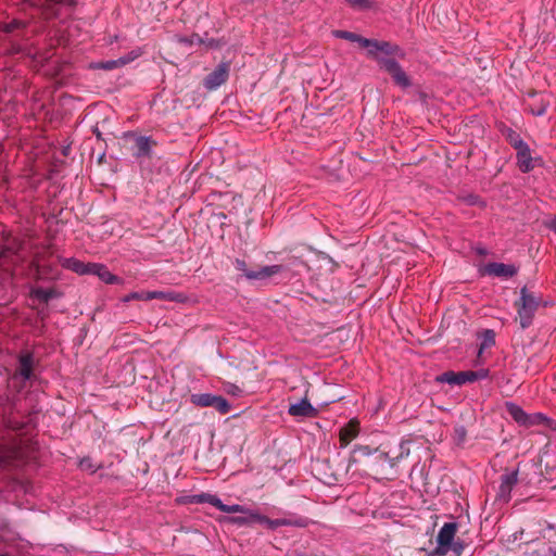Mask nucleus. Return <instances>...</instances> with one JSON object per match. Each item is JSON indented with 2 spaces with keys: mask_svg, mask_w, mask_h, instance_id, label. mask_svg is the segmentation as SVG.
Masks as SVG:
<instances>
[{
  "mask_svg": "<svg viewBox=\"0 0 556 556\" xmlns=\"http://www.w3.org/2000/svg\"><path fill=\"white\" fill-rule=\"evenodd\" d=\"M22 243L17 239L7 240L0 244V283L11 285L14 276V268L18 264V252Z\"/></svg>",
  "mask_w": 556,
  "mask_h": 556,
  "instance_id": "nucleus-1",
  "label": "nucleus"
},
{
  "mask_svg": "<svg viewBox=\"0 0 556 556\" xmlns=\"http://www.w3.org/2000/svg\"><path fill=\"white\" fill-rule=\"evenodd\" d=\"M542 298L535 292L530 291L527 287L521 288L520 298L515 302L518 319L522 329L528 328L533 320Z\"/></svg>",
  "mask_w": 556,
  "mask_h": 556,
  "instance_id": "nucleus-2",
  "label": "nucleus"
},
{
  "mask_svg": "<svg viewBox=\"0 0 556 556\" xmlns=\"http://www.w3.org/2000/svg\"><path fill=\"white\" fill-rule=\"evenodd\" d=\"M232 265L235 269L242 273V276L248 280H266L279 274L283 268L281 265H269L250 269L245 261L241 258H236Z\"/></svg>",
  "mask_w": 556,
  "mask_h": 556,
  "instance_id": "nucleus-3",
  "label": "nucleus"
},
{
  "mask_svg": "<svg viewBox=\"0 0 556 556\" xmlns=\"http://www.w3.org/2000/svg\"><path fill=\"white\" fill-rule=\"evenodd\" d=\"M380 68L384 70L392 77L394 84L401 88L405 89L412 86L410 78L393 58H390L389 60H381Z\"/></svg>",
  "mask_w": 556,
  "mask_h": 556,
  "instance_id": "nucleus-4",
  "label": "nucleus"
},
{
  "mask_svg": "<svg viewBox=\"0 0 556 556\" xmlns=\"http://www.w3.org/2000/svg\"><path fill=\"white\" fill-rule=\"evenodd\" d=\"M457 531V523L455 522H446L440 529L437 535V554L438 555H446L452 547V543L454 542V538Z\"/></svg>",
  "mask_w": 556,
  "mask_h": 556,
  "instance_id": "nucleus-5",
  "label": "nucleus"
},
{
  "mask_svg": "<svg viewBox=\"0 0 556 556\" xmlns=\"http://www.w3.org/2000/svg\"><path fill=\"white\" fill-rule=\"evenodd\" d=\"M230 62H222L204 78L203 85L207 90H215L228 80Z\"/></svg>",
  "mask_w": 556,
  "mask_h": 556,
  "instance_id": "nucleus-6",
  "label": "nucleus"
},
{
  "mask_svg": "<svg viewBox=\"0 0 556 556\" xmlns=\"http://www.w3.org/2000/svg\"><path fill=\"white\" fill-rule=\"evenodd\" d=\"M134 138L132 156L136 159L151 157L152 149L156 147V141L152 137L128 135Z\"/></svg>",
  "mask_w": 556,
  "mask_h": 556,
  "instance_id": "nucleus-7",
  "label": "nucleus"
},
{
  "mask_svg": "<svg viewBox=\"0 0 556 556\" xmlns=\"http://www.w3.org/2000/svg\"><path fill=\"white\" fill-rule=\"evenodd\" d=\"M36 361L31 352H22L18 356V365L15 370L14 377H21L24 381L31 380L34 375Z\"/></svg>",
  "mask_w": 556,
  "mask_h": 556,
  "instance_id": "nucleus-8",
  "label": "nucleus"
},
{
  "mask_svg": "<svg viewBox=\"0 0 556 556\" xmlns=\"http://www.w3.org/2000/svg\"><path fill=\"white\" fill-rule=\"evenodd\" d=\"M518 482V471H509L505 472L501 476V484L498 486V492L496 495V500L503 503H507L510 500V493L514 486Z\"/></svg>",
  "mask_w": 556,
  "mask_h": 556,
  "instance_id": "nucleus-9",
  "label": "nucleus"
},
{
  "mask_svg": "<svg viewBox=\"0 0 556 556\" xmlns=\"http://www.w3.org/2000/svg\"><path fill=\"white\" fill-rule=\"evenodd\" d=\"M517 271L518 268L515 265L496 262L489 263L484 267V274L502 278H510L515 276Z\"/></svg>",
  "mask_w": 556,
  "mask_h": 556,
  "instance_id": "nucleus-10",
  "label": "nucleus"
},
{
  "mask_svg": "<svg viewBox=\"0 0 556 556\" xmlns=\"http://www.w3.org/2000/svg\"><path fill=\"white\" fill-rule=\"evenodd\" d=\"M437 380L443 383L463 386L465 383L472 382L471 370L458 372L448 370L440 375Z\"/></svg>",
  "mask_w": 556,
  "mask_h": 556,
  "instance_id": "nucleus-11",
  "label": "nucleus"
},
{
  "mask_svg": "<svg viewBox=\"0 0 556 556\" xmlns=\"http://www.w3.org/2000/svg\"><path fill=\"white\" fill-rule=\"evenodd\" d=\"M359 432V422L357 419H351L339 431L341 447H346Z\"/></svg>",
  "mask_w": 556,
  "mask_h": 556,
  "instance_id": "nucleus-12",
  "label": "nucleus"
},
{
  "mask_svg": "<svg viewBox=\"0 0 556 556\" xmlns=\"http://www.w3.org/2000/svg\"><path fill=\"white\" fill-rule=\"evenodd\" d=\"M288 413L293 417H315L317 415L316 408L306 399L290 404Z\"/></svg>",
  "mask_w": 556,
  "mask_h": 556,
  "instance_id": "nucleus-13",
  "label": "nucleus"
},
{
  "mask_svg": "<svg viewBox=\"0 0 556 556\" xmlns=\"http://www.w3.org/2000/svg\"><path fill=\"white\" fill-rule=\"evenodd\" d=\"M517 162L518 167L522 173H529L534 168V160L531 156V150L526 143L525 146H521V148L517 149Z\"/></svg>",
  "mask_w": 556,
  "mask_h": 556,
  "instance_id": "nucleus-14",
  "label": "nucleus"
},
{
  "mask_svg": "<svg viewBox=\"0 0 556 556\" xmlns=\"http://www.w3.org/2000/svg\"><path fill=\"white\" fill-rule=\"evenodd\" d=\"M263 525H265L268 529L275 530L279 527L283 526H295V527H305L307 525L306 520L303 518L291 519V518H279V519H269L265 516V520H263Z\"/></svg>",
  "mask_w": 556,
  "mask_h": 556,
  "instance_id": "nucleus-15",
  "label": "nucleus"
},
{
  "mask_svg": "<svg viewBox=\"0 0 556 556\" xmlns=\"http://www.w3.org/2000/svg\"><path fill=\"white\" fill-rule=\"evenodd\" d=\"M62 294L55 288L43 289L33 288L30 290V298L36 299L45 304H48L50 300L60 298Z\"/></svg>",
  "mask_w": 556,
  "mask_h": 556,
  "instance_id": "nucleus-16",
  "label": "nucleus"
},
{
  "mask_svg": "<svg viewBox=\"0 0 556 556\" xmlns=\"http://www.w3.org/2000/svg\"><path fill=\"white\" fill-rule=\"evenodd\" d=\"M184 503H188V504L208 503L212 506L218 508V506L220 505V500L216 495H213L210 493H201V494L186 496L184 498Z\"/></svg>",
  "mask_w": 556,
  "mask_h": 556,
  "instance_id": "nucleus-17",
  "label": "nucleus"
},
{
  "mask_svg": "<svg viewBox=\"0 0 556 556\" xmlns=\"http://www.w3.org/2000/svg\"><path fill=\"white\" fill-rule=\"evenodd\" d=\"M366 43L368 45V42ZM369 45L375 46L376 49H380V53H383L386 55L384 58H390L393 55L404 56L402 49L397 45H394L390 41L378 40V42H369Z\"/></svg>",
  "mask_w": 556,
  "mask_h": 556,
  "instance_id": "nucleus-18",
  "label": "nucleus"
},
{
  "mask_svg": "<svg viewBox=\"0 0 556 556\" xmlns=\"http://www.w3.org/2000/svg\"><path fill=\"white\" fill-rule=\"evenodd\" d=\"M92 274L97 275L102 281L106 283H117L119 278L113 275L104 265L92 263L90 266Z\"/></svg>",
  "mask_w": 556,
  "mask_h": 556,
  "instance_id": "nucleus-19",
  "label": "nucleus"
},
{
  "mask_svg": "<svg viewBox=\"0 0 556 556\" xmlns=\"http://www.w3.org/2000/svg\"><path fill=\"white\" fill-rule=\"evenodd\" d=\"M375 460L376 463L384 469L386 466L389 468H394L399 460L403 457V453H400L399 455L392 457L389 455V453L380 452L378 450H375Z\"/></svg>",
  "mask_w": 556,
  "mask_h": 556,
  "instance_id": "nucleus-20",
  "label": "nucleus"
},
{
  "mask_svg": "<svg viewBox=\"0 0 556 556\" xmlns=\"http://www.w3.org/2000/svg\"><path fill=\"white\" fill-rule=\"evenodd\" d=\"M366 42H378V40L368 39V38L364 37V39L362 40V43H361V48L366 49L367 58L375 60L378 63L379 66H380V61L381 60H389L390 59V58L380 56L379 55L380 49H376L375 46H371L369 43L367 45Z\"/></svg>",
  "mask_w": 556,
  "mask_h": 556,
  "instance_id": "nucleus-21",
  "label": "nucleus"
},
{
  "mask_svg": "<svg viewBox=\"0 0 556 556\" xmlns=\"http://www.w3.org/2000/svg\"><path fill=\"white\" fill-rule=\"evenodd\" d=\"M374 452L375 451H372L368 445H356L352 451V454L349 459V465L345 471L349 470L352 464L357 463L359 460V457H368L375 454Z\"/></svg>",
  "mask_w": 556,
  "mask_h": 556,
  "instance_id": "nucleus-22",
  "label": "nucleus"
},
{
  "mask_svg": "<svg viewBox=\"0 0 556 556\" xmlns=\"http://www.w3.org/2000/svg\"><path fill=\"white\" fill-rule=\"evenodd\" d=\"M507 412L510 417L519 425L527 426L528 414L516 404H507Z\"/></svg>",
  "mask_w": 556,
  "mask_h": 556,
  "instance_id": "nucleus-23",
  "label": "nucleus"
},
{
  "mask_svg": "<svg viewBox=\"0 0 556 556\" xmlns=\"http://www.w3.org/2000/svg\"><path fill=\"white\" fill-rule=\"evenodd\" d=\"M135 58L136 56H127V58H119L117 60L104 61V62L98 63L94 67L104 70V71H112V70H115L117 67L128 64Z\"/></svg>",
  "mask_w": 556,
  "mask_h": 556,
  "instance_id": "nucleus-24",
  "label": "nucleus"
},
{
  "mask_svg": "<svg viewBox=\"0 0 556 556\" xmlns=\"http://www.w3.org/2000/svg\"><path fill=\"white\" fill-rule=\"evenodd\" d=\"M556 546L551 543H540L527 552L526 556H554Z\"/></svg>",
  "mask_w": 556,
  "mask_h": 556,
  "instance_id": "nucleus-25",
  "label": "nucleus"
},
{
  "mask_svg": "<svg viewBox=\"0 0 556 556\" xmlns=\"http://www.w3.org/2000/svg\"><path fill=\"white\" fill-rule=\"evenodd\" d=\"M549 105V101L544 97H540L539 99H534L533 103L528 104L529 111L535 116H543L547 108Z\"/></svg>",
  "mask_w": 556,
  "mask_h": 556,
  "instance_id": "nucleus-26",
  "label": "nucleus"
},
{
  "mask_svg": "<svg viewBox=\"0 0 556 556\" xmlns=\"http://www.w3.org/2000/svg\"><path fill=\"white\" fill-rule=\"evenodd\" d=\"M214 396L215 395L210 394V393L192 394L191 403L194 405L201 406V407H212Z\"/></svg>",
  "mask_w": 556,
  "mask_h": 556,
  "instance_id": "nucleus-27",
  "label": "nucleus"
},
{
  "mask_svg": "<svg viewBox=\"0 0 556 556\" xmlns=\"http://www.w3.org/2000/svg\"><path fill=\"white\" fill-rule=\"evenodd\" d=\"M332 35L337 38L345 39L351 42H356V43H358L359 47H361L362 40L364 39V37H362L361 35H357L355 33L348 31V30L337 29V30L332 31Z\"/></svg>",
  "mask_w": 556,
  "mask_h": 556,
  "instance_id": "nucleus-28",
  "label": "nucleus"
},
{
  "mask_svg": "<svg viewBox=\"0 0 556 556\" xmlns=\"http://www.w3.org/2000/svg\"><path fill=\"white\" fill-rule=\"evenodd\" d=\"M91 264H84L75 258H68L66 260V266L67 268L72 269L73 271L77 274H86L90 273V266Z\"/></svg>",
  "mask_w": 556,
  "mask_h": 556,
  "instance_id": "nucleus-29",
  "label": "nucleus"
},
{
  "mask_svg": "<svg viewBox=\"0 0 556 556\" xmlns=\"http://www.w3.org/2000/svg\"><path fill=\"white\" fill-rule=\"evenodd\" d=\"M495 344V332L491 329H486L482 332V341L479 349V354L482 353L484 349H489Z\"/></svg>",
  "mask_w": 556,
  "mask_h": 556,
  "instance_id": "nucleus-30",
  "label": "nucleus"
},
{
  "mask_svg": "<svg viewBox=\"0 0 556 556\" xmlns=\"http://www.w3.org/2000/svg\"><path fill=\"white\" fill-rule=\"evenodd\" d=\"M506 139L507 141L509 142V144L515 149H519L521 148V146H525L526 142L521 139V137L519 136V134H517L515 130L513 129H508L507 132H506Z\"/></svg>",
  "mask_w": 556,
  "mask_h": 556,
  "instance_id": "nucleus-31",
  "label": "nucleus"
},
{
  "mask_svg": "<svg viewBox=\"0 0 556 556\" xmlns=\"http://www.w3.org/2000/svg\"><path fill=\"white\" fill-rule=\"evenodd\" d=\"M212 407L216 408L222 414H226L230 409L228 401L219 395L214 396Z\"/></svg>",
  "mask_w": 556,
  "mask_h": 556,
  "instance_id": "nucleus-32",
  "label": "nucleus"
},
{
  "mask_svg": "<svg viewBox=\"0 0 556 556\" xmlns=\"http://www.w3.org/2000/svg\"><path fill=\"white\" fill-rule=\"evenodd\" d=\"M217 509H219L220 511H224V513H228V514H235V513L244 514V513H248V508L245 506L238 505V504L226 505L222 501H220V505L218 506Z\"/></svg>",
  "mask_w": 556,
  "mask_h": 556,
  "instance_id": "nucleus-33",
  "label": "nucleus"
},
{
  "mask_svg": "<svg viewBox=\"0 0 556 556\" xmlns=\"http://www.w3.org/2000/svg\"><path fill=\"white\" fill-rule=\"evenodd\" d=\"M453 439L456 444H458V445L464 444L467 439L466 428L462 425H456L454 427Z\"/></svg>",
  "mask_w": 556,
  "mask_h": 556,
  "instance_id": "nucleus-34",
  "label": "nucleus"
},
{
  "mask_svg": "<svg viewBox=\"0 0 556 556\" xmlns=\"http://www.w3.org/2000/svg\"><path fill=\"white\" fill-rule=\"evenodd\" d=\"M351 8L355 10H367L372 7V2L370 0H344Z\"/></svg>",
  "mask_w": 556,
  "mask_h": 556,
  "instance_id": "nucleus-35",
  "label": "nucleus"
},
{
  "mask_svg": "<svg viewBox=\"0 0 556 556\" xmlns=\"http://www.w3.org/2000/svg\"><path fill=\"white\" fill-rule=\"evenodd\" d=\"M149 291H141V292H131L127 295H125L122 301L127 303L132 300L137 301H150V298H148Z\"/></svg>",
  "mask_w": 556,
  "mask_h": 556,
  "instance_id": "nucleus-36",
  "label": "nucleus"
},
{
  "mask_svg": "<svg viewBox=\"0 0 556 556\" xmlns=\"http://www.w3.org/2000/svg\"><path fill=\"white\" fill-rule=\"evenodd\" d=\"M11 458L12 451L4 446H0V467L8 466L11 463Z\"/></svg>",
  "mask_w": 556,
  "mask_h": 556,
  "instance_id": "nucleus-37",
  "label": "nucleus"
},
{
  "mask_svg": "<svg viewBox=\"0 0 556 556\" xmlns=\"http://www.w3.org/2000/svg\"><path fill=\"white\" fill-rule=\"evenodd\" d=\"M243 515H247L248 526H250L254 522L263 523V520H265L264 515H261V514H258L254 510H251L249 508H248V513H244Z\"/></svg>",
  "mask_w": 556,
  "mask_h": 556,
  "instance_id": "nucleus-38",
  "label": "nucleus"
},
{
  "mask_svg": "<svg viewBox=\"0 0 556 556\" xmlns=\"http://www.w3.org/2000/svg\"><path fill=\"white\" fill-rule=\"evenodd\" d=\"M148 298H150V300H154V299L165 300V301L174 300V296L172 293L163 292V291H149Z\"/></svg>",
  "mask_w": 556,
  "mask_h": 556,
  "instance_id": "nucleus-39",
  "label": "nucleus"
},
{
  "mask_svg": "<svg viewBox=\"0 0 556 556\" xmlns=\"http://www.w3.org/2000/svg\"><path fill=\"white\" fill-rule=\"evenodd\" d=\"M529 420H527V426L540 425L547 420V418L542 414H528Z\"/></svg>",
  "mask_w": 556,
  "mask_h": 556,
  "instance_id": "nucleus-40",
  "label": "nucleus"
},
{
  "mask_svg": "<svg viewBox=\"0 0 556 556\" xmlns=\"http://www.w3.org/2000/svg\"><path fill=\"white\" fill-rule=\"evenodd\" d=\"M78 0H45L47 8H52L55 4H63L74 7Z\"/></svg>",
  "mask_w": 556,
  "mask_h": 556,
  "instance_id": "nucleus-41",
  "label": "nucleus"
},
{
  "mask_svg": "<svg viewBox=\"0 0 556 556\" xmlns=\"http://www.w3.org/2000/svg\"><path fill=\"white\" fill-rule=\"evenodd\" d=\"M489 374H490L489 369H484V368L475 370V371L471 370L472 382L488 378Z\"/></svg>",
  "mask_w": 556,
  "mask_h": 556,
  "instance_id": "nucleus-42",
  "label": "nucleus"
},
{
  "mask_svg": "<svg viewBox=\"0 0 556 556\" xmlns=\"http://www.w3.org/2000/svg\"><path fill=\"white\" fill-rule=\"evenodd\" d=\"M227 521L232 523V525H237L239 527L248 526L247 515L229 517V518H227Z\"/></svg>",
  "mask_w": 556,
  "mask_h": 556,
  "instance_id": "nucleus-43",
  "label": "nucleus"
},
{
  "mask_svg": "<svg viewBox=\"0 0 556 556\" xmlns=\"http://www.w3.org/2000/svg\"><path fill=\"white\" fill-rule=\"evenodd\" d=\"M24 24L20 21H12L4 26V31L12 33L14 29L23 27Z\"/></svg>",
  "mask_w": 556,
  "mask_h": 556,
  "instance_id": "nucleus-44",
  "label": "nucleus"
},
{
  "mask_svg": "<svg viewBox=\"0 0 556 556\" xmlns=\"http://www.w3.org/2000/svg\"><path fill=\"white\" fill-rule=\"evenodd\" d=\"M340 478H341V473L338 472V471H332L330 472L326 479H325V482L328 483V484H332L334 482H338L340 481Z\"/></svg>",
  "mask_w": 556,
  "mask_h": 556,
  "instance_id": "nucleus-45",
  "label": "nucleus"
},
{
  "mask_svg": "<svg viewBox=\"0 0 556 556\" xmlns=\"http://www.w3.org/2000/svg\"><path fill=\"white\" fill-rule=\"evenodd\" d=\"M184 41L188 42L189 45H202V43H204V39L200 35H198V34L191 35L190 38L185 39Z\"/></svg>",
  "mask_w": 556,
  "mask_h": 556,
  "instance_id": "nucleus-46",
  "label": "nucleus"
},
{
  "mask_svg": "<svg viewBox=\"0 0 556 556\" xmlns=\"http://www.w3.org/2000/svg\"><path fill=\"white\" fill-rule=\"evenodd\" d=\"M451 551H453L457 555H460L463 551V544L459 542H453Z\"/></svg>",
  "mask_w": 556,
  "mask_h": 556,
  "instance_id": "nucleus-47",
  "label": "nucleus"
},
{
  "mask_svg": "<svg viewBox=\"0 0 556 556\" xmlns=\"http://www.w3.org/2000/svg\"><path fill=\"white\" fill-rule=\"evenodd\" d=\"M227 392H228V393H231V394H233V395H238V394H240V393H241V389H240L239 387H237V386L230 384V386L228 387V389H227Z\"/></svg>",
  "mask_w": 556,
  "mask_h": 556,
  "instance_id": "nucleus-48",
  "label": "nucleus"
},
{
  "mask_svg": "<svg viewBox=\"0 0 556 556\" xmlns=\"http://www.w3.org/2000/svg\"><path fill=\"white\" fill-rule=\"evenodd\" d=\"M206 47H210V48H213V47H217V41L213 38H208L206 40H204V43Z\"/></svg>",
  "mask_w": 556,
  "mask_h": 556,
  "instance_id": "nucleus-49",
  "label": "nucleus"
},
{
  "mask_svg": "<svg viewBox=\"0 0 556 556\" xmlns=\"http://www.w3.org/2000/svg\"><path fill=\"white\" fill-rule=\"evenodd\" d=\"M549 229L553 230L556 233V220L551 223Z\"/></svg>",
  "mask_w": 556,
  "mask_h": 556,
  "instance_id": "nucleus-50",
  "label": "nucleus"
},
{
  "mask_svg": "<svg viewBox=\"0 0 556 556\" xmlns=\"http://www.w3.org/2000/svg\"><path fill=\"white\" fill-rule=\"evenodd\" d=\"M93 134L96 135V137H97L98 139H100V138H101V132H100V130H99L98 128H96V129L93 130Z\"/></svg>",
  "mask_w": 556,
  "mask_h": 556,
  "instance_id": "nucleus-51",
  "label": "nucleus"
},
{
  "mask_svg": "<svg viewBox=\"0 0 556 556\" xmlns=\"http://www.w3.org/2000/svg\"><path fill=\"white\" fill-rule=\"evenodd\" d=\"M538 96H539V93L536 91L529 92V97H531V98H536Z\"/></svg>",
  "mask_w": 556,
  "mask_h": 556,
  "instance_id": "nucleus-52",
  "label": "nucleus"
},
{
  "mask_svg": "<svg viewBox=\"0 0 556 556\" xmlns=\"http://www.w3.org/2000/svg\"><path fill=\"white\" fill-rule=\"evenodd\" d=\"M28 2H30V5H36V3L33 2L31 0H28Z\"/></svg>",
  "mask_w": 556,
  "mask_h": 556,
  "instance_id": "nucleus-53",
  "label": "nucleus"
},
{
  "mask_svg": "<svg viewBox=\"0 0 556 556\" xmlns=\"http://www.w3.org/2000/svg\"><path fill=\"white\" fill-rule=\"evenodd\" d=\"M28 2H30V5H36V3L33 2L31 0H28Z\"/></svg>",
  "mask_w": 556,
  "mask_h": 556,
  "instance_id": "nucleus-54",
  "label": "nucleus"
}]
</instances>
